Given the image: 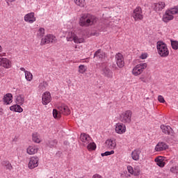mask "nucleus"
Returning <instances> with one entry per match:
<instances>
[{
	"label": "nucleus",
	"mask_w": 178,
	"mask_h": 178,
	"mask_svg": "<svg viewBox=\"0 0 178 178\" xmlns=\"http://www.w3.org/2000/svg\"><path fill=\"white\" fill-rule=\"evenodd\" d=\"M98 22V18L95 15L91 14H84L83 15L79 22V26L81 27H90L91 26H95Z\"/></svg>",
	"instance_id": "1"
},
{
	"label": "nucleus",
	"mask_w": 178,
	"mask_h": 178,
	"mask_svg": "<svg viewBox=\"0 0 178 178\" xmlns=\"http://www.w3.org/2000/svg\"><path fill=\"white\" fill-rule=\"evenodd\" d=\"M157 52L161 58H166L169 56V49L168 48V45L163 42H157Z\"/></svg>",
	"instance_id": "2"
},
{
	"label": "nucleus",
	"mask_w": 178,
	"mask_h": 178,
	"mask_svg": "<svg viewBox=\"0 0 178 178\" xmlns=\"http://www.w3.org/2000/svg\"><path fill=\"white\" fill-rule=\"evenodd\" d=\"M174 15H178V8L167 10L163 15V22H164V23H169L170 20H173V19H175V17L173 16Z\"/></svg>",
	"instance_id": "3"
},
{
	"label": "nucleus",
	"mask_w": 178,
	"mask_h": 178,
	"mask_svg": "<svg viewBox=\"0 0 178 178\" xmlns=\"http://www.w3.org/2000/svg\"><path fill=\"white\" fill-rule=\"evenodd\" d=\"M147 63L137 64L131 70L133 76H137L143 74V72L147 69Z\"/></svg>",
	"instance_id": "4"
},
{
	"label": "nucleus",
	"mask_w": 178,
	"mask_h": 178,
	"mask_svg": "<svg viewBox=\"0 0 178 178\" xmlns=\"http://www.w3.org/2000/svg\"><path fill=\"white\" fill-rule=\"evenodd\" d=\"M66 38L67 41H74L75 44H83V42H86L84 38L79 37L73 32H69Z\"/></svg>",
	"instance_id": "5"
},
{
	"label": "nucleus",
	"mask_w": 178,
	"mask_h": 178,
	"mask_svg": "<svg viewBox=\"0 0 178 178\" xmlns=\"http://www.w3.org/2000/svg\"><path fill=\"white\" fill-rule=\"evenodd\" d=\"M131 116H133V112L127 110L121 114L120 120L122 123H130L131 122Z\"/></svg>",
	"instance_id": "6"
},
{
	"label": "nucleus",
	"mask_w": 178,
	"mask_h": 178,
	"mask_svg": "<svg viewBox=\"0 0 178 178\" xmlns=\"http://www.w3.org/2000/svg\"><path fill=\"white\" fill-rule=\"evenodd\" d=\"M132 17L134 19L135 22H138V20H143V19H144L141 7H136L132 13Z\"/></svg>",
	"instance_id": "7"
},
{
	"label": "nucleus",
	"mask_w": 178,
	"mask_h": 178,
	"mask_svg": "<svg viewBox=\"0 0 178 178\" xmlns=\"http://www.w3.org/2000/svg\"><path fill=\"white\" fill-rule=\"evenodd\" d=\"M56 42V37L54 35H47L43 38H42L40 42V45H47V44Z\"/></svg>",
	"instance_id": "8"
},
{
	"label": "nucleus",
	"mask_w": 178,
	"mask_h": 178,
	"mask_svg": "<svg viewBox=\"0 0 178 178\" xmlns=\"http://www.w3.org/2000/svg\"><path fill=\"white\" fill-rule=\"evenodd\" d=\"M115 59L117 66L120 67V69H122V67L124 66V58L123 57V54L121 53H118L115 56Z\"/></svg>",
	"instance_id": "9"
},
{
	"label": "nucleus",
	"mask_w": 178,
	"mask_h": 178,
	"mask_svg": "<svg viewBox=\"0 0 178 178\" xmlns=\"http://www.w3.org/2000/svg\"><path fill=\"white\" fill-rule=\"evenodd\" d=\"M40 159L38 156H31L28 163V168L29 169H35L38 167V162Z\"/></svg>",
	"instance_id": "10"
},
{
	"label": "nucleus",
	"mask_w": 178,
	"mask_h": 178,
	"mask_svg": "<svg viewBox=\"0 0 178 178\" xmlns=\"http://www.w3.org/2000/svg\"><path fill=\"white\" fill-rule=\"evenodd\" d=\"M24 20L26 23H29L30 24H33L34 22L37 21V18L35 17V14L34 13H29L26 14L24 17Z\"/></svg>",
	"instance_id": "11"
},
{
	"label": "nucleus",
	"mask_w": 178,
	"mask_h": 178,
	"mask_svg": "<svg viewBox=\"0 0 178 178\" xmlns=\"http://www.w3.org/2000/svg\"><path fill=\"white\" fill-rule=\"evenodd\" d=\"M127 170L130 175H134V176H140V174L141 173L140 165H136L134 168H133L131 165H128Z\"/></svg>",
	"instance_id": "12"
},
{
	"label": "nucleus",
	"mask_w": 178,
	"mask_h": 178,
	"mask_svg": "<svg viewBox=\"0 0 178 178\" xmlns=\"http://www.w3.org/2000/svg\"><path fill=\"white\" fill-rule=\"evenodd\" d=\"M126 125L122 122H118L115 124V133L117 134H124L126 133Z\"/></svg>",
	"instance_id": "13"
},
{
	"label": "nucleus",
	"mask_w": 178,
	"mask_h": 178,
	"mask_svg": "<svg viewBox=\"0 0 178 178\" xmlns=\"http://www.w3.org/2000/svg\"><path fill=\"white\" fill-rule=\"evenodd\" d=\"M51 101H52V97H51V93L49 92H45L42 94V104L43 105H48Z\"/></svg>",
	"instance_id": "14"
},
{
	"label": "nucleus",
	"mask_w": 178,
	"mask_h": 178,
	"mask_svg": "<svg viewBox=\"0 0 178 178\" xmlns=\"http://www.w3.org/2000/svg\"><path fill=\"white\" fill-rule=\"evenodd\" d=\"M169 148L168 144L165 143V142H159L156 144L154 149L156 152H161L162 151H166Z\"/></svg>",
	"instance_id": "15"
},
{
	"label": "nucleus",
	"mask_w": 178,
	"mask_h": 178,
	"mask_svg": "<svg viewBox=\"0 0 178 178\" xmlns=\"http://www.w3.org/2000/svg\"><path fill=\"white\" fill-rule=\"evenodd\" d=\"M0 66L4 69H10L12 63L6 58H0Z\"/></svg>",
	"instance_id": "16"
},
{
	"label": "nucleus",
	"mask_w": 178,
	"mask_h": 178,
	"mask_svg": "<svg viewBox=\"0 0 178 178\" xmlns=\"http://www.w3.org/2000/svg\"><path fill=\"white\" fill-rule=\"evenodd\" d=\"M58 109L60 111L61 115H65V116L70 115V109L66 104H63L60 106H58Z\"/></svg>",
	"instance_id": "17"
},
{
	"label": "nucleus",
	"mask_w": 178,
	"mask_h": 178,
	"mask_svg": "<svg viewBox=\"0 0 178 178\" xmlns=\"http://www.w3.org/2000/svg\"><path fill=\"white\" fill-rule=\"evenodd\" d=\"M80 140L82 141L84 145H87V144H90L91 143V136L87 134L82 133L80 136Z\"/></svg>",
	"instance_id": "18"
},
{
	"label": "nucleus",
	"mask_w": 178,
	"mask_h": 178,
	"mask_svg": "<svg viewBox=\"0 0 178 178\" xmlns=\"http://www.w3.org/2000/svg\"><path fill=\"white\" fill-rule=\"evenodd\" d=\"M106 147L108 149H115L116 148V140L113 138L107 139L106 140Z\"/></svg>",
	"instance_id": "19"
},
{
	"label": "nucleus",
	"mask_w": 178,
	"mask_h": 178,
	"mask_svg": "<svg viewBox=\"0 0 178 178\" xmlns=\"http://www.w3.org/2000/svg\"><path fill=\"white\" fill-rule=\"evenodd\" d=\"M3 101L5 105H10L13 102V95L12 93H7L3 96Z\"/></svg>",
	"instance_id": "20"
},
{
	"label": "nucleus",
	"mask_w": 178,
	"mask_h": 178,
	"mask_svg": "<svg viewBox=\"0 0 178 178\" xmlns=\"http://www.w3.org/2000/svg\"><path fill=\"white\" fill-rule=\"evenodd\" d=\"M154 162H156L157 166H159V168H163L165 165H166V163H165V157L161 156L156 157Z\"/></svg>",
	"instance_id": "21"
},
{
	"label": "nucleus",
	"mask_w": 178,
	"mask_h": 178,
	"mask_svg": "<svg viewBox=\"0 0 178 178\" xmlns=\"http://www.w3.org/2000/svg\"><path fill=\"white\" fill-rule=\"evenodd\" d=\"M165 2L163 1H159V3H155L154 4V10L155 12H161V10H163V9H165Z\"/></svg>",
	"instance_id": "22"
},
{
	"label": "nucleus",
	"mask_w": 178,
	"mask_h": 178,
	"mask_svg": "<svg viewBox=\"0 0 178 178\" xmlns=\"http://www.w3.org/2000/svg\"><path fill=\"white\" fill-rule=\"evenodd\" d=\"M38 152V147L35 145H30L26 149V153L29 155H34Z\"/></svg>",
	"instance_id": "23"
},
{
	"label": "nucleus",
	"mask_w": 178,
	"mask_h": 178,
	"mask_svg": "<svg viewBox=\"0 0 178 178\" xmlns=\"http://www.w3.org/2000/svg\"><path fill=\"white\" fill-rule=\"evenodd\" d=\"M160 128L161 129L163 133H164L165 134H171L172 131H173V130L172 129V127H170V126H166V125H161Z\"/></svg>",
	"instance_id": "24"
},
{
	"label": "nucleus",
	"mask_w": 178,
	"mask_h": 178,
	"mask_svg": "<svg viewBox=\"0 0 178 178\" xmlns=\"http://www.w3.org/2000/svg\"><path fill=\"white\" fill-rule=\"evenodd\" d=\"M140 154L141 151L140 149L134 150L131 153L132 159H134V161H139Z\"/></svg>",
	"instance_id": "25"
},
{
	"label": "nucleus",
	"mask_w": 178,
	"mask_h": 178,
	"mask_svg": "<svg viewBox=\"0 0 178 178\" xmlns=\"http://www.w3.org/2000/svg\"><path fill=\"white\" fill-rule=\"evenodd\" d=\"M10 111L22 113V112H23V108L19 104H14L10 107Z\"/></svg>",
	"instance_id": "26"
},
{
	"label": "nucleus",
	"mask_w": 178,
	"mask_h": 178,
	"mask_svg": "<svg viewBox=\"0 0 178 178\" xmlns=\"http://www.w3.org/2000/svg\"><path fill=\"white\" fill-rule=\"evenodd\" d=\"M15 102L18 105H23L24 104V95H19L15 97Z\"/></svg>",
	"instance_id": "27"
},
{
	"label": "nucleus",
	"mask_w": 178,
	"mask_h": 178,
	"mask_svg": "<svg viewBox=\"0 0 178 178\" xmlns=\"http://www.w3.org/2000/svg\"><path fill=\"white\" fill-rule=\"evenodd\" d=\"M2 166L5 168L7 170H12L13 169V167L12 166V164L9 161H4L1 163Z\"/></svg>",
	"instance_id": "28"
},
{
	"label": "nucleus",
	"mask_w": 178,
	"mask_h": 178,
	"mask_svg": "<svg viewBox=\"0 0 178 178\" xmlns=\"http://www.w3.org/2000/svg\"><path fill=\"white\" fill-rule=\"evenodd\" d=\"M74 3L79 8H84L86 6V0H74Z\"/></svg>",
	"instance_id": "29"
},
{
	"label": "nucleus",
	"mask_w": 178,
	"mask_h": 178,
	"mask_svg": "<svg viewBox=\"0 0 178 178\" xmlns=\"http://www.w3.org/2000/svg\"><path fill=\"white\" fill-rule=\"evenodd\" d=\"M104 74L106 76V77H108V79H112L113 72L111 71L108 68H105L104 70Z\"/></svg>",
	"instance_id": "30"
},
{
	"label": "nucleus",
	"mask_w": 178,
	"mask_h": 178,
	"mask_svg": "<svg viewBox=\"0 0 178 178\" xmlns=\"http://www.w3.org/2000/svg\"><path fill=\"white\" fill-rule=\"evenodd\" d=\"M78 72L80 74H84L87 72V66L84 65H80L78 67Z\"/></svg>",
	"instance_id": "31"
},
{
	"label": "nucleus",
	"mask_w": 178,
	"mask_h": 178,
	"mask_svg": "<svg viewBox=\"0 0 178 178\" xmlns=\"http://www.w3.org/2000/svg\"><path fill=\"white\" fill-rule=\"evenodd\" d=\"M53 116H54V119H60L62 114H61L60 111H59V109H58V110L54 109L53 110Z\"/></svg>",
	"instance_id": "32"
},
{
	"label": "nucleus",
	"mask_w": 178,
	"mask_h": 178,
	"mask_svg": "<svg viewBox=\"0 0 178 178\" xmlns=\"http://www.w3.org/2000/svg\"><path fill=\"white\" fill-rule=\"evenodd\" d=\"M87 149H88V151H95V149H97V145L95 144V143L90 142L87 146Z\"/></svg>",
	"instance_id": "33"
},
{
	"label": "nucleus",
	"mask_w": 178,
	"mask_h": 178,
	"mask_svg": "<svg viewBox=\"0 0 178 178\" xmlns=\"http://www.w3.org/2000/svg\"><path fill=\"white\" fill-rule=\"evenodd\" d=\"M99 58L100 59H102V58L105 57V53L101 51V49L97 50L95 53V57Z\"/></svg>",
	"instance_id": "34"
},
{
	"label": "nucleus",
	"mask_w": 178,
	"mask_h": 178,
	"mask_svg": "<svg viewBox=\"0 0 178 178\" xmlns=\"http://www.w3.org/2000/svg\"><path fill=\"white\" fill-rule=\"evenodd\" d=\"M25 79L27 81L33 80V74L29 71H25Z\"/></svg>",
	"instance_id": "35"
},
{
	"label": "nucleus",
	"mask_w": 178,
	"mask_h": 178,
	"mask_svg": "<svg viewBox=\"0 0 178 178\" xmlns=\"http://www.w3.org/2000/svg\"><path fill=\"white\" fill-rule=\"evenodd\" d=\"M170 44L172 49L175 51H177L178 49V41L177 40H170Z\"/></svg>",
	"instance_id": "36"
},
{
	"label": "nucleus",
	"mask_w": 178,
	"mask_h": 178,
	"mask_svg": "<svg viewBox=\"0 0 178 178\" xmlns=\"http://www.w3.org/2000/svg\"><path fill=\"white\" fill-rule=\"evenodd\" d=\"M37 35L38 37H44L45 35V29L44 28H40L38 31Z\"/></svg>",
	"instance_id": "37"
},
{
	"label": "nucleus",
	"mask_w": 178,
	"mask_h": 178,
	"mask_svg": "<svg viewBox=\"0 0 178 178\" xmlns=\"http://www.w3.org/2000/svg\"><path fill=\"white\" fill-rule=\"evenodd\" d=\"M32 137H33V141H34V143H41V140H40V137L38 136V134H33Z\"/></svg>",
	"instance_id": "38"
},
{
	"label": "nucleus",
	"mask_w": 178,
	"mask_h": 178,
	"mask_svg": "<svg viewBox=\"0 0 178 178\" xmlns=\"http://www.w3.org/2000/svg\"><path fill=\"white\" fill-rule=\"evenodd\" d=\"M115 154V151L111 150V152H106L104 153H102L101 156H109V155H113Z\"/></svg>",
	"instance_id": "39"
},
{
	"label": "nucleus",
	"mask_w": 178,
	"mask_h": 178,
	"mask_svg": "<svg viewBox=\"0 0 178 178\" xmlns=\"http://www.w3.org/2000/svg\"><path fill=\"white\" fill-rule=\"evenodd\" d=\"M170 172L175 175H178V166H172L170 168Z\"/></svg>",
	"instance_id": "40"
},
{
	"label": "nucleus",
	"mask_w": 178,
	"mask_h": 178,
	"mask_svg": "<svg viewBox=\"0 0 178 178\" xmlns=\"http://www.w3.org/2000/svg\"><path fill=\"white\" fill-rule=\"evenodd\" d=\"M58 144V141L56 140H50L49 143V147H55Z\"/></svg>",
	"instance_id": "41"
},
{
	"label": "nucleus",
	"mask_w": 178,
	"mask_h": 178,
	"mask_svg": "<svg viewBox=\"0 0 178 178\" xmlns=\"http://www.w3.org/2000/svg\"><path fill=\"white\" fill-rule=\"evenodd\" d=\"M158 101L161 102V104H165V98H163V96L162 95H159L158 96Z\"/></svg>",
	"instance_id": "42"
},
{
	"label": "nucleus",
	"mask_w": 178,
	"mask_h": 178,
	"mask_svg": "<svg viewBox=\"0 0 178 178\" xmlns=\"http://www.w3.org/2000/svg\"><path fill=\"white\" fill-rule=\"evenodd\" d=\"M147 58H148V54H147L146 53L142 54L140 56V59H147Z\"/></svg>",
	"instance_id": "43"
},
{
	"label": "nucleus",
	"mask_w": 178,
	"mask_h": 178,
	"mask_svg": "<svg viewBox=\"0 0 178 178\" xmlns=\"http://www.w3.org/2000/svg\"><path fill=\"white\" fill-rule=\"evenodd\" d=\"M139 80H140V81H142L143 83H147V79H145V76H140L139 78Z\"/></svg>",
	"instance_id": "44"
},
{
	"label": "nucleus",
	"mask_w": 178,
	"mask_h": 178,
	"mask_svg": "<svg viewBox=\"0 0 178 178\" xmlns=\"http://www.w3.org/2000/svg\"><path fill=\"white\" fill-rule=\"evenodd\" d=\"M92 178H104L99 174H95Z\"/></svg>",
	"instance_id": "45"
},
{
	"label": "nucleus",
	"mask_w": 178,
	"mask_h": 178,
	"mask_svg": "<svg viewBox=\"0 0 178 178\" xmlns=\"http://www.w3.org/2000/svg\"><path fill=\"white\" fill-rule=\"evenodd\" d=\"M20 70H21L22 72H24L25 74H26V72H27V70H26V69H24V67H21V68H20Z\"/></svg>",
	"instance_id": "46"
},
{
	"label": "nucleus",
	"mask_w": 178,
	"mask_h": 178,
	"mask_svg": "<svg viewBox=\"0 0 178 178\" xmlns=\"http://www.w3.org/2000/svg\"><path fill=\"white\" fill-rule=\"evenodd\" d=\"M16 0H6L7 3H9V2H15Z\"/></svg>",
	"instance_id": "47"
},
{
	"label": "nucleus",
	"mask_w": 178,
	"mask_h": 178,
	"mask_svg": "<svg viewBox=\"0 0 178 178\" xmlns=\"http://www.w3.org/2000/svg\"><path fill=\"white\" fill-rule=\"evenodd\" d=\"M2 52V46L0 45V53Z\"/></svg>",
	"instance_id": "48"
},
{
	"label": "nucleus",
	"mask_w": 178,
	"mask_h": 178,
	"mask_svg": "<svg viewBox=\"0 0 178 178\" xmlns=\"http://www.w3.org/2000/svg\"><path fill=\"white\" fill-rule=\"evenodd\" d=\"M0 113H2V108H0Z\"/></svg>",
	"instance_id": "49"
},
{
	"label": "nucleus",
	"mask_w": 178,
	"mask_h": 178,
	"mask_svg": "<svg viewBox=\"0 0 178 178\" xmlns=\"http://www.w3.org/2000/svg\"><path fill=\"white\" fill-rule=\"evenodd\" d=\"M146 99H149V97H147Z\"/></svg>",
	"instance_id": "50"
}]
</instances>
